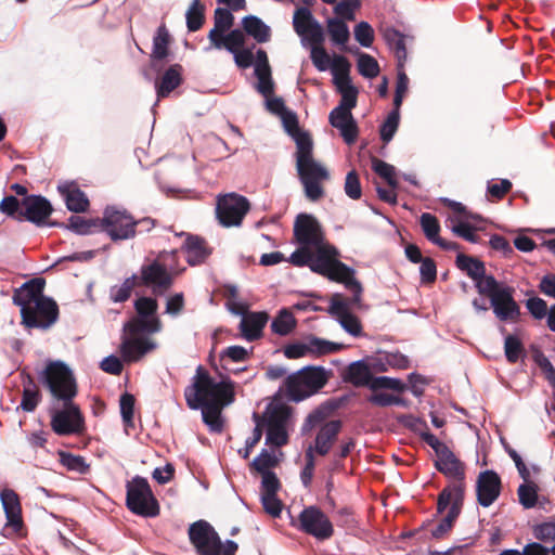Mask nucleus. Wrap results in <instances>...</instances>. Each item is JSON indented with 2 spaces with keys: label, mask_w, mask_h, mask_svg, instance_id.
Returning a JSON list of instances; mask_svg holds the SVG:
<instances>
[{
  "label": "nucleus",
  "mask_w": 555,
  "mask_h": 555,
  "mask_svg": "<svg viewBox=\"0 0 555 555\" xmlns=\"http://www.w3.org/2000/svg\"><path fill=\"white\" fill-rule=\"evenodd\" d=\"M184 397L190 409H202L203 421L211 431L221 433L223 430L221 411L225 405L231 404L235 398L232 382H216L199 365L193 377V383L184 390Z\"/></svg>",
  "instance_id": "nucleus-1"
},
{
  "label": "nucleus",
  "mask_w": 555,
  "mask_h": 555,
  "mask_svg": "<svg viewBox=\"0 0 555 555\" xmlns=\"http://www.w3.org/2000/svg\"><path fill=\"white\" fill-rule=\"evenodd\" d=\"M295 158L297 175L306 197L311 202H318L325 194L322 183L330 180V172L313 157V142H298Z\"/></svg>",
  "instance_id": "nucleus-2"
},
{
  "label": "nucleus",
  "mask_w": 555,
  "mask_h": 555,
  "mask_svg": "<svg viewBox=\"0 0 555 555\" xmlns=\"http://www.w3.org/2000/svg\"><path fill=\"white\" fill-rule=\"evenodd\" d=\"M331 372L323 366H306L288 375L283 387L291 401L300 402L318 393L328 382Z\"/></svg>",
  "instance_id": "nucleus-3"
},
{
  "label": "nucleus",
  "mask_w": 555,
  "mask_h": 555,
  "mask_svg": "<svg viewBox=\"0 0 555 555\" xmlns=\"http://www.w3.org/2000/svg\"><path fill=\"white\" fill-rule=\"evenodd\" d=\"M435 467L446 477L454 479V481L446 487L438 495L437 511L441 514L449 507L453 498H456L457 501L464 499L465 468L463 463L450 449L437 456Z\"/></svg>",
  "instance_id": "nucleus-4"
},
{
  "label": "nucleus",
  "mask_w": 555,
  "mask_h": 555,
  "mask_svg": "<svg viewBox=\"0 0 555 555\" xmlns=\"http://www.w3.org/2000/svg\"><path fill=\"white\" fill-rule=\"evenodd\" d=\"M188 535L197 555H235L238 550L232 540L222 542L216 529L204 519L191 524Z\"/></svg>",
  "instance_id": "nucleus-5"
},
{
  "label": "nucleus",
  "mask_w": 555,
  "mask_h": 555,
  "mask_svg": "<svg viewBox=\"0 0 555 555\" xmlns=\"http://www.w3.org/2000/svg\"><path fill=\"white\" fill-rule=\"evenodd\" d=\"M51 395L61 401H72L77 395L73 371L62 361H50L39 376Z\"/></svg>",
  "instance_id": "nucleus-6"
},
{
  "label": "nucleus",
  "mask_w": 555,
  "mask_h": 555,
  "mask_svg": "<svg viewBox=\"0 0 555 555\" xmlns=\"http://www.w3.org/2000/svg\"><path fill=\"white\" fill-rule=\"evenodd\" d=\"M126 505L134 514L143 517H155L159 514V505L147 480L135 476L127 482Z\"/></svg>",
  "instance_id": "nucleus-7"
},
{
  "label": "nucleus",
  "mask_w": 555,
  "mask_h": 555,
  "mask_svg": "<svg viewBox=\"0 0 555 555\" xmlns=\"http://www.w3.org/2000/svg\"><path fill=\"white\" fill-rule=\"evenodd\" d=\"M443 202L452 209L446 220L451 231L469 243H477L478 236L475 232L481 229V216L468 211L462 203L448 198Z\"/></svg>",
  "instance_id": "nucleus-8"
},
{
  "label": "nucleus",
  "mask_w": 555,
  "mask_h": 555,
  "mask_svg": "<svg viewBox=\"0 0 555 555\" xmlns=\"http://www.w3.org/2000/svg\"><path fill=\"white\" fill-rule=\"evenodd\" d=\"M99 222L112 241L129 240L134 237L137 233L135 220L125 209L106 207L103 218Z\"/></svg>",
  "instance_id": "nucleus-9"
},
{
  "label": "nucleus",
  "mask_w": 555,
  "mask_h": 555,
  "mask_svg": "<svg viewBox=\"0 0 555 555\" xmlns=\"http://www.w3.org/2000/svg\"><path fill=\"white\" fill-rule=\"evenodd\" d=\"M249 208V202L245 196L229 193L218 197L216 214L223 227H238Z\"/></svg>",
  "instance_id": "nucleus-10"
},
{
  "label": "nucleus",
  "mask_w": 555,
  "mask_h": 555,
  "mask_svg": "<svg viewBox=\"0 0 555 555\" xmlns=\"http://www.w3.org/2000/svg\"><path fill=\"white\" fill-rule=\"evenodd\" d=\"M139 286L150 287L154 295L165 294L173 284V276L167 266L156 258L141 266Z\"/></svg>",
  "instance_id": "nucleus-11"
},
{
  "label": "nucleus",
  "mask_w": 555,
  "mask_h": 555,
  "mask_svg": "<svg viewBox=\"0 0 555 555\" xmlns=\"http://www.w3.org/2000/svg\"><path fill=\"white\" fill-rule=\"evenodd\" d=\"M298 522L300 531L317 540H328L334 534L332 521L318 506L305 507L298 516Z\"/></svg>",
  "instance_id": "nucleus-12"
},
{
  "label": "nucleus",
  "mask_w": 555,
  "mask_h": 555,
  "mask_svg": "<svg viewBox=\"0 0 555 555\" xmlns=\"http://www.w3.org/2000/svg\"><path fill=\"white\" fill-rule=\"evenodd\" d=\"M64 408L56 411L51 418L53 431L60 436L80 434L85 428L83 416L73 400L63 401Z\"/></svg>",
  "instance_id": "nucleus-13"
},
{
  "label": "nucleus",
  "mask_w": 555,
  "mask_h": 555,
  "mask_svg": "<svg viewBox=\"0 0 555 555\" xmlns=\"http://www.w3.org/2000/svg\"><path fill=\"white\" fill-rule=\"evenodd\" d=\"M26 313L23 323L27 327L47 330L57 321L59 307L52 298L43 295Z\"/></svg>",
  "instance_id": "nucleus-14"
},
{
  "label": "nucleus",
  "mask_w": 555,
  "mask_h": 555,
  "mask_svg": "<svg viewBox=\"0 0 555 555\" xmlns=\"http://www.w3.org/2000/svg\"><path fill=\"white\" fill-rule=\"evenodd\" d=\"M294 237L299 245L311 247L325 243L324 233L315 217L299 214L294 223Z\"/></svg>",
  "instance_id": "nucleus-15"
},
{
  "label": "nucleus",
  "mask_w": 555,
  "mask_h": 555,
  "mask_svg": "<svg viewBox=\"0 0 555 555\" xmlns=\"http://www.w3.org/2000/svg\"><path fill=\"white\" fill-rule=\"evenodd\" d=\"M293 26L295 31L301 37L304 43L324 42L323 28L308 8L300 7L295 11Z\"/></svg>",
  "instance_id": "nucleus-16"
},
{
  "label": "nucleus",
  "mask_w": 555,
  "mask_h": 555,
  "mask_svg": "<svg viewBox=\"0 0 555 555\" xmlns=\"http://www.w3.org/2000/svg\"><path fill=\"white\" fill-rule=\"evenodd\" d=\"M514 287L507 285L489 299L494 315L501 322H515L520 317V308L514 299Z\"/></svg>",
  "instance_id": "nucleus-17"
},
{
  "label": "nucleus",
  "mask_w": 555,
  "mask_h": 555,
  "mask_svg": "<svg viewBox=\"0 0 555 555\" xmlns=\"http://www.w3.org/2000/svg\"><path fill=\"white\" fill-rule=\"evenodd\" d=\"M44 280L36 278L25 282L20 288L14 291L13 302L21 308L22 319L24 320L26 312L43 296Z\"/></svg>",
  "instance_id": "nucleus-18"
},
{
  "label": "nucleus",
  "mask_w": 555,
  "mask_h": 555,
  "mask_svg": "<svg viewBox=\"0 0 555 555\" xmlns=\"http://www.w3.org/2000/svg\"><path fill=\"white\" fill-rule=\"evenodd\" d=\"M134 309L139 315L137 325L140 331L156 333L160 330V321L156 317L158 304L155 298L140 297L134 301Z\"/></svg>",
  "instance_id": "nucleus-19"
},
{
  "label": "nucleus",
  "mask_w": 555,
  "mask_h": 555,
  "mask_svg": "<svg viewBox=\"0 0 555 555\" xmlns=\"http://www.w3.org/2000/svg\"><path fill=\"white\" fill-rule=\"evenodd\" d=\"M21 211L23 219H26L37 225L46 224V220L50 217L53 208L50 202L41 195H28L22 199Z\"/></svg>",
  "instance_id": "nucleus-20"
},
{
  "label": "nucleus",
  "mask_w": 555,
  "mask_h": 555,
  "mask_svg": "<svg viewBox=\"0 0 555 555\" xmlns=\"http://www.w3.org/2000/svg\"><path fill=\"white\" fill-rule=\"evenodd\" d=\"M477 500L483 506H490L500 495L501 479L493 470H485L479 474L477 479Z\"/></svg>",
  "instance_id": "nucleus-21"
},
{
  "label": "nucleus",
  "mask_w": 555,
  "mask_h": 555,
  "mask_svg": "<svg viewBox=\"0 0 555 555\" xmlns=\"http://www.w3.org/2000/svg\"><path fill=\"white\" fill-rule=\"evenodd\" d=\"M330 124L339 130L347 144H353L358 138L359 129L351 112L335 107L328 116Z\"/></svg>",
  "instance_id": "nucleus-22"
},
{
  "label": "nucleus",
  "mask_w": 555,
  "mask_h": 555,
  "mask_svg": "<svg viewBox=\"0 0 555 555\" xmlns=\"http://www.w3.org/2000/svg\"><path fill=\"white\" fill-rule=\"evenodd\" d=\"M420 224L425 237L443 250H457L460 248L456 242H449L439 236L440 224L436 216L429 212L422 214Z\"/></svg>",
  "instance_id": "nucleus-23"
},
{
  "label": "nucleus",
  "mask_w": 555,
  "mask_h": 555,
  "mask_svg": "<svg viewBox=\"0 0 555 555\" xmlns=\"http://www.w3.org/2000/svg\"><path fill=\"white\" fill-rule=\"evenodd\" d=\"M1 503L7 517V526L20 530L23 526L22 506L17 493L12 489H4L0 494Z\"/></svg>",
  "instance_id": "nucleus-24"
},
{
  "label": "nucleus",
  "mask_w": 555,
  "mask_h": 555,
  "mask_svg": "<svg viewBox=\"0 0 555 555\" xmlns=\"http://www.w3.org/2000/svg\"><path fill=\"white\" fill-rule=\"evenodd\" d=\"M343 427V423L339 420H332L324 423L319 429L315 437L314 451L321 455H326L331 449L333 443L336 441L340 430Z\"/></svg>",
  "instance_id": "nucleus-25"
},
{
  "label": "nucleus",
  "mask_w": 555,
  "mask_h": 555,
  "mask_svg": "<svg viewBox=\"0 0 555 555\" xmlns=\"http://www.w3.org/2000/svg\"><path fill=\"white\" fill-rule=\"evenodd\" d=\"M268 320L269 315L264 311L245 313L240 323L242 336L248 341L259 339Z\"/></svg>",
  "instance_id": "nucleus-26"
},
{
  "label": "nucleus",
  "mask_w": 555,
  "mask_h": 555,
  "mask_svg": "<svg viewBox=\"0 0 555 555\" xmlns=\"http://www.w3.org/2000/svg\"><path fill=\"white\" fill-rule=\"evenodd\" d=\"M171 43V36L165 24H162L154 37H153V48L151 53V66L155 70H159L162 66L159 63L167 59L169 55V46Z\"/></svg>",
  "instance_id": "nucleus-27"
},
{
  "label": "nucleus",
  "mask_w": 555,
  "mask_h": 555,
  "mask_svg": "<svg viewBox=\"0 0 555 555\" xmlns=\"http://www.w3.org/2000/svg\"><path fill=\"white\" fill-rule=\"evenodd\" d=\"M182 65H170L155 83L157 96L166 98L177 89L182 83Z\"/></svg>",
  "instance_id": "nucleus-28"
},
{
  "label": "nucleus",
  "mask_w": 555,
  "mask_h": 555,
  "mask_svg": "<svg viewBox=\"0 0 555 555\" xmlns=\"http://www.w3.org/2000/svg\"><path fill=\"white\" fill-rule=\"evenodd\" d=\"M312 260L310 269L312 272L323 275L328 271L332 262L337 258L338 250L333 245L323 243L319 246L312 247Z\"/></svg>",
  "instance_id": "nucleus-29"
},
{
  "label": "nucleus",
  "mask_w": 555,
  "mask_h": 555,
  "mask_svg": "<svg viewBox=\"0 0 555 555\" xmlns=\"http://www.w3.org/2000/svg\"><path fill=\"white\" fill-rule=\"evenodd\" d=\"M323 276L331 281L344 283L351 291H360V282L354 279V270L337 260V258H335Z\"/></svg>",
  "instance_id": "nucleus-30"
},
{
  "label": "nucleus",
  "mask_w": 555,
  "mask_h": 555,
  "mask_svg": "<svg viewBox=\"0 0 555 555\" xmlns=\"http://www.w3.org/2000/svg\"><path fill=\"white\" fill-rule=\"evenodd\" d=\"M183 247L186 251V260L191 266L203 263L211 254L204 238L189 234Z\"/></svg>",
  "instance_id": "nucleus-31"
},
{
  "label": "nucleus",
  "mask_w": 555,
  "mask_h": 555,
  "mask_svg": "<svg viewBox=\"0 0 555 555\" xmlns=\"http://www.w3.org/2000/svg\"><path fill=\"white\" fill-rule=\"evenodd\" d=\"M372 378L371 369L363 360L350 363L343 374V379L356 387L366 386L370 388Z\"/></svg>",
  "instance_id": "nucleus-32"
},
{
  "label": "nucleus",
  "mask_w": 555,
  "mask_h": 555,
  "mask_svg": "<svg viewBox=\"0 0 555 555\" xmlns=\"http://www.w3.org/2000/svg\"><path fill=\"white\" fill-rule=\"evenodd\" d=\"M59 192L63 195L66 207L74 212H83L89 207V199L86 194L74 184L59 185Z\"/></svg>",
  "instance_id": "nucleus-33"
},
{
  "label": "nucleus",
  "mask_w": 555,
  "mask_h": 555,
  "mask_svg": "<svg viewBox=\"0 0 555 555\" xmlns=\"http://www.w3.org/2000/svg\"><path fill=\"white\" fill-rule=\"evenodd\" d=\"M211 48L225 49L234 55L245 44V35L241 29H232L228 34H220L212 39H208Z\"/></svg>",
  "instance_id": "nucleus-34"
},
{
  "label": "nucleus",
  "mask_w": 555,
  "mask_h": 555,
  "mask_svg": "<svg viewBox=\"0 0 555 555\" xmlns=\"http://www.w3.org/2000/svg\"><path fill=\"white\" fill-rule=\"evenodd\" d=\"M155 348V344L146 338L125 339L121 354L126 361H138L142 356Z\"/></svg>",
  "instance_id": "nucleus-35"
},
{
  "label": "nucleus",
  "mask_w": 555,
  "mask_h": 555,
  "mask_svg": "<svg viewBox=\"0 0 555 555\" xmlns=\"http://www.w3.org/2000/svg\"><path fill=\"white\" fill-rule=\"evenodd\" d=\"M385 40L395 54L397 67L403 68L408 59L405 36L397 29H387Z\"/></svg>",
  "instance_id": "nucleus-36"
},
{
  "label": "nucleus",
  "mask_w": 555,
  "mask_h": 555,
  "mask_svg": "<svg viewBox=\"0 0 555 555\" xmlns=\"http://www.w3.org/2000/svg\"><path fill=\"white\" fill-rule=\"evenodd\" d=\"M244 31L251 36L258 43L268 42L271 38V29L255 15L245 16L242 20Z\"/></svg>",
  "instance_id": "nucleus-37"
},
{
  "label": "nucleus",
  "mask_w": 555,
  "mask_h": 555,
  "mask_svg": "<svg viewBox=\"0 0 555 555\" xmlns=\"http://www.w3.org/2000/svg\"><path fill=\"white\" fill-rule=\"evenodd\" d=\"M280 118L285 132L295 141L296 149H298V142L301 140L313 142L309 132L300 129L295 112L287 109Z\"/></svg>",
  "instance_id": "nucleus-38"
},
{
  "label": "nucleus",
  "mask_w": 555,
  "mask_h": 555,
  "mask_svg": "<svg viewBox=\"0 0 555 555\" xmlns=\"http://www.w3.org/2000/svg\"><path fill=\"white\" fill-rule=\"evenodd\" d=\"M463 500L457 501L456 498L451 500L448 514L440 520V522L431 530V535L436 539L444 537L453 527L455 519L461 513Z\"/></svg>",
  "instance_id": "nucleus-39"
},
{
  "label": "nucleus",
  "mask_w": 555,
  "mask_h": 555,
  "mask_svg": "<svg viewBox=\"0 0 555 555\" xmlns=\"http://www.w3.org/2000/svg\"><path fill=\"white\" fill-rule=\"evenodd\" d=\"M331 69L333 74V80L337 89L352 86L349 77L350 63L345 56L335 55L332 60Z\"/></svg>",
  "instance_id": "nucleus-40"
},
{
  "label": "nucleus",
  "mask_w": 555,
  "mask_h": 555,
  "mask_svg": "<svg viewBox=\"0 0 555 555\" xmlns=\"http://www.w3.org/2000/svg\"><path fill=\"white\" fill-rule=\"evenodd\" d=\"M41 401V393L37 388L31 376H27V383H24L21 409L25 412H34Z\"/></svg>",
  "instance_id": "nucleus-41"
},
{
  "label": "nucleus",
  "mask_w": 555,
  "mask_h": 555,
  "mask_svg": "<svg viewBox=\"0 0 555 555\" xmlns=\"http://www.w3.org/2000/svg\"><path fill=\"white\" fill-rule=\"evenodd\" d=\"M455 262L457 268L466 272L467 275L474 281L482 278L483 273L486 272V268L482 261L464 254H459L456 256Z\"/></svg>",
  "instance_id": "nucleus-42"
},
{
  "label": "nucleus",
  "mask_w": 555,
  "mask_h": 555,
  "mask_svg": "<svg viewBox=\"0 0 555 555\" xmlns=\"http://www.w3.org/2000/svg\"><path fill=\"white\" fill-rule=\"evenodd\" d=\"M308 353L320 357L337 352L344 348V345L332 343L315 336L307 337Z\"/></svg>",
  "instance_id": "nucleus-43"
},
{
  "label": "nucleus",
  "mask_w": 555,
  "mask_h": 555,
  "mask_svg": "<svg viewBox=\"0 0 555 555\" xmlns=\"http://www.w3.org/2000/svg\"><path fill=\"white\" fill-rule=\"evenodd\" d=\"M297 321L288 309H282L271 323V330L274 334L286 336L296 327Z\"/></svg>",
  "instance_id": "nucleus-44"
},
{
  "label": "nucleus",
  "mask_w": 555,
  "mask_h": 555,
  "mask_svg": "<svg viewBox=\"0 0 555 555\" xmlns=\"http://www.w3.org/2000/svg\"><path fill=\"white\" fill-rule=\"evenodd\" d=\"M234 16L230 10L224 8H217L214 16V28L208 33V39H212L220 34H223L233 26Z\"/></svg>",
  "instance_id": "nucleus-45"
},
{
  "label": "nucleus",
  "mask_w": 555,
  "mask_h": 555,
  "mask_svg": "<svg viewBox=\"0 0 555 555\" xmlns=\"http://www.w3.org/2000/svg\"><path fill=\"white\" fill-rule=\"evenodd\" d=\"M293 409L284 403H276L268 409L267 425L286 427Z\"/></svg>",
  "instance_id": "nucleus-46"
},
{
  "label": "nucleus",
  "mask_w": 555,
  "mask_h": 555,
  "mask_svg": "<svg viewBox=\"0 0 555 555\" xmlns=\"http://www.w3.org/2000/svg\"><path fill=\"white\" fill-rule=\"evenodd\" d=\"M139 286L138 275L132 274L127 278L121 285H114L109 289V298L114 302H125L127 301L134 287Z\"/></svg>",
  "instance_id": "nucleus-47"
},
{
  "label": "nucleus",
  "mask_w": 555,
  "mask_h": 555,
  "mask_svg": "<svg viewBox=\"0 0 555 555\" xmlns=\"http://www.w3.org/2000/svg\"><path fill=\"white\" fill-rule=\"evenodd\" d=\"M327 31L334 44L345 46L350 37L347 24L340 18H330L327 21Z\"/></svg>",
  "instance_id": "nucleus-48"
},
{
  "label": "nucleus",
  "mask_w": 555,
  "mask_h": 555,
  "mask_svg": "<svg viewBox=\"0 0 555 555\" xmlns=\"http://www.w3.org/2000/svg\"><path fill=\"white\" fill-rule=\"evenodd\" d=\"M205 8L199 0H194L185 13L186 27L189 31H197L205 22Z\"/></svg>",
  "instance_id": "nucleus-49"
},
{
  "label": "nucleus",
  "mask_w": 555,
  "mask_h": 555,
  "mask_svg": "<svg viewBox=\"0 0 555 555\" xmlns=\"http://www.w3.org/2000/svg\"><path fill=\"white\" fill-rule=\"evenodd\" d=\"M476 288L480 295L487 296L489 299L493 297V294H498L502 288L507 285L500 283L493 275H486L475 281Z\"/></svg>",
  "instance_id": "nucleus-50"
},
{
  "label": "nucleus",
  "mask_w": 555,
  "mask_h": 555,
  "mask_svg": "<svg viewBox=\"0 0 555 555\" xmlns=\"http://www.w3.org/2000/svg\"><path fill=\"white\" fill-rule=\"evenodd\" d=\"M370 389L373 391L379 389H390L398 392H403L406 389V385L399 378L389 376H373Z\"/></svg>",
  "instance_id": "nucleus-51"
},
{
  "label": "nucleus",
  "mask_w": 555,
  "mask_h": 555,
  "mask_svg": "<svg viewBox=\"0 0 555 555\" xmlns=\"http://www.w3.org/2000/svg\"><path fill=\"white\" fill-rule=\"evenodd\" d=\"M400 120V114L397 109H392L385 121L382 124L379 129L380 139L384 143H388L392 140L395 133L398 130Z\"/></svg>",
  "instance_id": "nucleus-52"
},
{
  "label": "nucleus",
  "mask_w": 555,
  "mask_h": 555,
  "mask_svg": "<svg viewBox=\"0 0 555 555\" xmlns=\"http://www.w3.org/2000/svg\"><path fill=\"white\" fill-rule=\"evenodd\" d=\"M358 70L365 78H375L379 74L378 62L370 54L360 53L358 57Z\"/></svg>",
  "instance_id": "nucleus-53"
},
{
  "label": "nucleus",
  "mask_w": 555,
  "mask_h": 555,
  "mask_svg": "<svg viewBox=\"0 0 555 555\" xmlns=\"http://www.w3.org/2000/svg\"><path fill=\"white\" fill-rule=\"evenodd\" d=\"M322 44L323 43H310V59L318 70L325 72L332 66V61Z\"/></svg>",
  "instance_id": "nucleus-54"
},
{
  "label": "nucleus",
  "mask_w": 555,
  "mask_h": 555,
  "mask_svg": "<svg viewBox=\"0 0 555 555\" xmlns=\"http://www.w3.org/2000/svg\"><path fill=\"white\" fill-rule=\"evenodd\" d=\"M372 169L383 178L390 186H397L395 167L379 158H372Z\"/></svg>",
  "instance_id": "nucleus-55"
},
{
  "label": "nucleus",
  "mask_w": 555,
  "mask_h": 555,
  "mask_svg": "<svg viewBox=\"0 0 555 555\" xmlns=\"http://www.w3.org/2000/svg\"><path fill=\"white\" fill-rule=\"evenodd\" d=\"M504 351L506 360L509 363H516L524 353L521 340L517 336L507 335L504 341Z\"/></svg>",
  "instance_id": "nucleus-56"
},
{
  "label": "nucleus",
  "mask_w": 555,
  "mask_h": 555,
  "mask_svg": "<svg viewBox=\"0 0 555 555\" xmlns=\"http://www.w3.org/2000/svg\"><path fill=\"white\" fill-rule=\"evenodd\" d=\"M518 498L525 508H532L538 502V487L534 483H522L518 488Z\"/></svg>",
  "instance_id": "nucleus-57"
},
{
  "label": "nucleus",
  "mask_w": 555,
  "mask_h": 555,
  "mask_svg": "<svg viewBox=\"0 0 555 555\" xmlns=\"http://www.w3.org/2000/svg\"><path fill=\"white\" fill-rule=\"evenodd\" d=\"M276 463L275 456L263 449L260 454L254 459L250 467L262 475L264 473H271L270 468L274 467Z\"/></svg>",
  "instance_id": "nucleus-58"
},
{
  "label": "nucleus",
  "mask_w": 555,
  "mask_h": 555,
  "mask_svg": "<svg viewBox=\"0 0 555 555\" xmlns=\"http://www.w3.org/2000/svg\"><path fill=\"white\" fill-rule=\"evenodd\" d=\"M354 39L364 48H370L374 41V29L367 22H360L356 25Z\"/></svg>",
  "instance_id": "nucleus-59"
},
{
  "label": "nucleus",
  "mask_w": 555,
  "mask_h": 555,
  "mask_svg": "<svg viewBox=\"0 0 555 555\" xmlns=\"http://www.w3.org/2000/svg\"><path fill=\"white\" fill-rule=\"evenodd\" d=\"M0 211L9 217L22 220L23 216H21V211H24V208L22 207V202L15 196L9 195L1 201Z\"/></svg>",
  "instance_id": "nucleus-60"
},
{
  "label": "nucleus",
  "mask_w": 555,
  "mask_h": 555,
  "mask_svg": "<svg viewBox=\"0 0 555 555\" xmlns=\"http://www.w3.org/2000/svg\"><path fill=\"white\" fill-rule=\"evenodd\" d=\"M61 462L68 470L77 472L79 474H86L89 470V465L80 455L62 453Z\"/></svg>",
  "instance_id": "nucleus-61"
},
{
  "label": "nucleus",
  "mask_w": 555,
  "mask_h": 555,
  "mask_svg": "<svg viewBox=\"0 0 555 555\" xmlns=\"http://www.w3.org/2000/svg\"><path fill=\"white\" fill-rule=\"evenodd\" d=\"M288 442V435L286 427H278L267 425L266 443L275 447H283Z\"/></svg>",
  "instance_id": "nucleus-62"
},
{
  "label": "nucleus",
  "mask_w": 555,
  "mask_h": 555,
  "mask_svg": "<svg viewBox=\"0 0 555 555\" xmlns=\"http://www.w3.org/2000/svg\"><path fill=\"white\" fill-rule=\"evenodd\" d=\"M526 308L529 313L537 320L547 318L550 309L544 299L540 297H531L526 300Z\"/></svg>",
  "instance_id": "nucleus-63"
},
{
  "label": "nucleus",
  "mask_w": 555,
  "mask_h": 555,
  "mask_svg": "<svg viewBox=\"0 0 555 555\" xmlns=\"http://www.w3.org/2000/svg\"><path fill=\"white\" fill-rule=\"evenodd\" d=\"M534 537L543 542L555 541V521H545L537 525L533 530Z\"/></svg>",
  "instance_id": "nucleus-64"
}]
</instances>
